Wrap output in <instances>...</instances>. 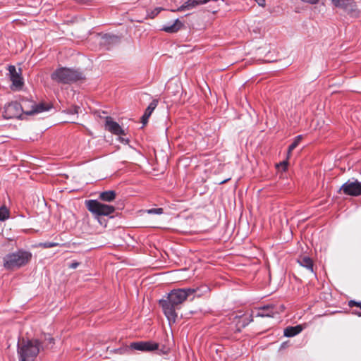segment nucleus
<instances>
[{"label": "nucleus", "instance_id": "f257e3e1", "mask_svg": "<svg viewBox=\"0 0 361 361\" xmlns=\"http://www.w3.org/2000/svg\"><path fill=\"white\" fill-rule=\"evenodd\" d=\"M209 290L207 286H202L197 288L173 289L170 291L165 299L159 300V305L169 322H175L178 316L176 311L180 308V305L184 301L190 296H192L191 300H193L195 297H200L208 293Z\"/></svg>", "mask_w": 361, "mask_h": 361}, {"label": "nucleus", "instance_id": "f03ea898", "mask_svg": "<svg viewBox=\"0 0 361 361\" xmlns=\"http://www.w3.org/2000/svg\"><path fill=\"white\" fill-rule=\"evenodd\" d=\"M41 350H43V347L39 340L23 339L18 344L19 361H33Z\"/></svg>", "mask_w": 361, "mask_h": 361}, {"label": "nucleus", "instance_id": "7ed1b4c3", "mask_svg": "<svg viewBox=\"0 0 361 361\" xmlns=\"http://www.w3.org/2000/svg\"><path fill=\"white\" fill-rule=\"evenodd\" d=\"M32 258V253L23 250H18L9 253L4 257V267L6 269H15L26 265Z\"/></svg>", "mask_w": 361, "mask_h": 361}, {"label": "nucleus", "instance_id": "20e7f679", "mask_svg": "<svg viewBox=\"0 0 361 361\" xmlns=\"http://www.w3.org/2000/svg\"><path fill=\"white\" fill-rule=\"evenodd\" d=\"M82 73L68 68H59L51 74V78L54 80L64 84L76 82L82 79Z\"/></svg>", "mask_w": 361, "mask_h": 361}, {"label": "nucleus", "instance_id": "39448f33", "mask_svg": "<svg viewBox=\"0 0 361 361\" xmlns=\"http://www.w3.org/2000/svg\"><path fill=\"white\" fill-rule=\"evenodd\" d=\"M87 209L95 216H109L114 213L116 208L112 205L102 203L97 200H90L85 202Z\"/></svg>", "mask_w": 361, "mask_h": 361}, {"label": "nucleus", "instance_id": "423d86ee", "mask_svg": "<svg viewBox=\"0 0 361 361\" xmlns=\"http://www.w3.org/2000/svg\"><path fill=\"white\" fill-rule=\"evenodd\" d=\"M340 192L345 195L357 197L361 195V182L356 178H351L346 181L339 189Z\"/></svg>", "mask_w": 361, "mask_h": 361}, {"label": "nucleus", "instance_id": "0eeeda50", "mask_svg": "<svg viewBox=\"0 0 361 361\" xmlns=\"http://www.w3.org/2000/svg\"><path fill=\"white\" fill-rule=\"evenodd\" d=\"M283 305L277 306L274 304L264 305L257 309L255 317H273L276 314H279L283 310Z\"/></svg>", "mask_w": 361, "mask_h": 361}, {"label": "nucleus", "instance_id": "6e6552de", "mask_svg": "<svg viewBox=\"0 0 361 361\" xmlns=\"http://www.w3.org/2000/svg\"><path fill=\"white\" fill-rule=\"evenodd\" d=\"M159 344L151 341L133 342L130 344L129 348L142 352H151L157 350Z\"/></svg>", "mask_w": 361, "mask_h": 361}, {"label": "nucleus", "instance_id": "1a4fd4ad", "mask_svg": "<svg viewBox=\"0 0 361 361\" xmlns=\"http://www.w3.org/2000/svg\"><path fill=\"white\" fill-rule=\"evenodd\" d=\"M8 70L13 86L18 90L21 89L24 84L23 78L21 77V68H19L18 71H17L15 66L10 65Z\"/></svg>", "mask_w": 361, "mask_h": 361}, {"label": "nucleus", "instance_id": "9d476101", "mask_svg": "<svg viewBox=\"0 0 361 361\" xmlns=\"http://www.w3.org/2000/svg\"><path fill=\"white\" fill-rule=\"evenodd\" d=\"M336 7L343 8L345 11L352 15H357V10L353 0H331Z\"/></svg>", "mask_w": 361, "mask_h": 361}, {"label": "nucleus", "instance_id": "9b49d317", "mask_svg": "<svg viewBox=\"0 0 361 361\" xmlns=\"http://www.w3.org/2000/svg\"><path fill=\"white\" fill-rule=\"evenodd\" d=\"M105 129L111 132V133L117 135H121L125 134L124 130L119 126V124L116 121H114L112 118L110 116L106 117Z\"/></svg>", "mask_w": 361, "mask_h": 361}, {"label": "nucleus", "instance_id": "f8f14e48", "mask_svg": "<svg viewBox=\"0 0 361 361\" xmlns=\"http://www.w3.org/2000/svg\"><path fill=\"white\" fill-rule=\"evenodd\" d=\"M209 0H187L183 5L179 6L176 10H172L173 12L176 11H185L187 10H191L197 6L205 4Z\"/></svg>", "mask_w": 361, "mask_h": 361}, {"label": "nucleus", "instance_id": "ddd939ff", "mask_svg": "<svg viewBox=\"0 0 361 361\" xmlns=\"http://www.w3.org/2000/svg\"><path fill=\"white\" fill-rule=\"evenodd\" d=\"M53 105L51 102H42L39 104H35L32 106V109L28 111H23V113H42L51 110Z\"/></svg>", "mask_w": 361, "mask_h": 361}, {"label": "nucleus", "instance_id": "4468645a", "mask_svg": "<svg viewBox=\"0 0 361 361\" xmlns=\"http://www.w3.org/2000/svg\"><path fill=\"white\" fill-rule=\"evenodd\" d=\"M235 319H237L236 331H240L242 329L245 328L246 326H247L250 322L253 321V314H251L248 317H245L243 316H235Z\"/></svg>", "mask_w": 361, "mask_h": 361}, {"label": "nucleus", "instance_id": "2eb2a0df", "mask_svg": "<svg viewBox=\"0 0 361 361\" xmlns=\"http://www.w3.org/2000/svg\"><path fill=\"white\" fill-rule=\"evenodd\" d=\"M183 26V23L178 19H176L173 23L164 25L161 30L168 33H175L180 30Z\"/></svg>", "mask_w": 361, "mask_h": 361}, {"label": "nucleus", "instance_id": "dca6fc26", "mask_svg": "<svg viewBox=\"0 0 361 361\" xmlns=\"http://www.w3.org/2000/svg\"><path fill=\"white\" fill-rule=\"evenodd\" d=\"M304 329V326L301 324L295 326H288L283 331V335L286 337H293L299 334Z\"/></svg>", "mask_w": 361, "mask_h": 361}, {"label": "nucleus", "instance_id": "f3484780", "mask_svg": "<svg viewBox=\"0 0 361 361\" xmlns=\"http://www.w3.org/2000/svg\"><path fill=\"white\" fill-rule=\"evenodd\" d=\"M24 111L19 102L17 101L11 102L5 105V113H18L19 111Z\"/></svg>", "mask_w": 361, "mask_h": 361}, {"label": "nucleus", "instance_id": "a211bd4d", "mask_svg": "<svg viewBox=\"0 0 361 361\" xmlns=\"http://www.w3.org/2000/svg\"><path fill=\"white\" fill-rule=\"evenodd\" d=\"M298 262L302 267H305L307 269L310 270L311 272H313V261L308 256H300L298 259Z\"/></svg>", "mask_w": 361, "mask_h": 361}, {"label": "nucleus", "instance_id": "6ab92c4d", "mask_svg": "<svg viewBox=\"0 0 361 361\" xmlns=\"http://www.w3.org/2000/svg\"><path fill=\"white\" fill-rule=\"evenodd\" d=\"M116 193L114 190H107L100 192L99 199L104 202H112L116 199Z\"/></svg>", "mask_w": 361, "mask_h": 361}, {"label": "nucleus", "instance_id": "aec40b11", "mask_svg": "<svg viewBox=\"0 0 361 361\" xmlns=\"http://www.w3.org/2000/svg\"><path fill=\"white\" fill-rule=\"evenodd\" d=\"M120 41V38L114 35L105 34L102 37V44L104 45H111L114 44H116Z\"/></svg>", "mask_w": 361, "mask_h": 361}, {"label": "nucleus", "instance_id": "412c9836", "mask_svg": "<svg viewBox=\"0 0 361 361\" xmlns=\"http://www.w3.org/2000/svg\"><path fill=\"white\" fill-rule=\"evenodd\" d=\"M43 349L44 348H51L54 344V339L50 335L44 334V341L41 342Z\"/></svg>", "mask_w": 361, "mask_h": 361}, {"label": "nucleus", "instance_id": "4be33fe9", "mask_svg": "<svg viewBox=\"0 0 361 361\" xmlns=\"http://www.w3.org/2000/svg\"><path fill=\"white\" fill-rule=\"evenodd\" d=\"M302 138V136L301 135H298L295 137L294 141L293 143L289 146L288 150V155L289 156L291 153V152L298 147L299 143L300 142Z\"/></svg>", "mask_w": 361, "mask_h": 361}, {"label": "nucleus", "instance_id": "5701e85b", "mask_svg": "<svg viewBox=\"0 0 361 361\" xmlns=\"http://www.w3.org/2000/svg\"><path fill=\"white\" fill-rule=\"evenodd\" d=\"M9 217V211L8 209L3 206L0 207V221H5Z\"/></svg>", "mask_w": 361, "mask_h": 361}, {"label": "nucleus", "instance_id": "b1692460", "mask_svg": "<svg viewBox=\"0 0 361 361\" xmlns=\"http://www.w3.org/2000/svg\"><path fill=\"white\" fill-rule=\"evenodd\" d=\"M159 104V100L154 99L147 107L145 113H152Z\"/></svg>", "mask_w": 361, "mask_h": 361}, {"label": "nucleus", "instance_id": "393cba45", "mask_svg": "<svg viewBox=\"0 0 361 361\" xmlns=\"http://www.w3.org/2000/svg\"><path fill=\"white\" fill-rule=\"evenodd\" d=\"M348 305L350 307H355V306L357 307L361 310V302H356L355 300H350L348 302ZM353 313L356 314V315H357V316H359V317H361V312H357L356 310H353Z\"/></svg>", "mask_w": 361, "mask_h": 361}, {"label": "nucleus", "instance_id": "a878e982", "mask_svg": "<svg viewBox=\"0 0 361 361\" xmlns=\"http://www.w3.org/2000/svg\"><path fill=\"white\" fill-rule=\"evenodd\" d=\"M161 10H163V8L161 7L155 8L150 12L147 13V17L149 18H154L161 12Z\"/></svg>", "mask_w": 361, "mask_h": 361}, {"label": "nucleus", "instance_id": "bb28decb", "mask_svg": "<svg viewBox=\"0 0 361 361\" xmlns=\"http://www.w3.org/2000/svg\"><path fill=\"white\" fill-rule=\"evenodd\" d=\"M146 213L149 214H162L164 213V209L163 208H153V209H147L145 211Z\"/></svg>", "mask_w": 361, "mask_h": 361}, {"label": "nucleus", "instance_id": "cd10ccee", "mask_svg": "<svg viewBox=\"0 0 361 361\" xmlns=\"http://www.w3.org/2000/svg\"><path fill=\"white\" fill-rule=\"evenodd\" d=\"M59 245V243H51V242H45V243H42L39 244V246L43 248H51V247H57Z\"/></svg>", "mask_w": 361, "mask_h": 361}, {"label": "nucleus", "instance_id": "c85d7f7f", "mask_svg": "<svg viewBox=\"0 0 361 361\" xmlns=\"http://www.w3.org/2000/svg\"><path fill=\"white\" fill-rule=\"evenodd\" d=\"M150 116L151 114H143V116L141 118V122L142 123V128H143L147 123Z\"/></svg>", "mask_w": 361, "mask_h": 361}, {"label": "nucleus", "instance_id": "c756f323", "mask_svg": "<svg viewBox=\"0 0 361 361\" xmlns=\"http://www.w3.org/2000/svg\"><path fill=\"white\" fill-rule=\"evenodd\" d=\"M23 114H17L16 116H11L9 114H3V116L5 119H11L14 117L18 118V119H23Z\"/></svg>", "mask_w": 361, "mask_h": 361}, {"label": "nucleus", "instance_id": "7c9ffc66", "mask_svg": "<svg viewBox=\"0 0 361 361\" xmlns=\"http://www.w3.org/2000/svg\"><path fill=\"white\" fill-rule=\"evenodd\" d=\"M82 110L81 109L80 106H74V109L73 111H70L69 113H75V114H78V113H82Z\"/></svg>", "mask_w": 361, "mask_h": 361}, {"label": "nucleus", "instance_id": "2f4dec72", "mask_svg": "<svg viewBox=\"0 0 361 361\" xmlns=\"http://www.w3.org/2000/svg\"><path fill=\"white\" fill-rule=\"evenodd\" d=\"M303 2L308 3L310 4H317L319 0H301Z\"/></svg>", "mask_w": 361, "mask_h": 361}, {"label": "nucleus", "instance_id": "473e14b6", "mask_svg": "<svg viewBox=\"0 0 361 361\" xmlns=\"http://www.w3.org/2000/svg\"><path fill=\"white\" fill-rule=\"evenodd\" d=\"M79 265V263L78 262H73L71 264H70L69 265V268L71 269H76Z\"/></svg>", "mask_w": 361, "mask_h": 361}, {"label": "nucleus", "instance_id": "72a5a7b5", "mask_svg": "<svg viewBox=\"0 0 361 361\" xmlns=\"http://www.w3.org/2000/svg\"><path fill=\"white\" fill-rule=\"evenodd\" d=\"M260 6H264L265 5V0H255Z\"/></svg>", "mask_w": 361, "mask_h": 361}, {"label": "nucleus", "instance_id": "f704fd0d", "mask_svg": "<svg viewBox=\"0 0 361 361\" xmlns=\"http://www.w3.org/2000/svg\"><path fill=\"white\" fill-rule=\"evenodd\" d=\"M281 165L283 166L284 169H285L286 166H287V162L286 161H283L282 163H281Z\"/></svg>", "mask_w": 361, "mask_h": 361}, {"label": "nucleus", "instance_id": "c9c22d12", "mask_svg": "<svg viewBox=\"0 0 361 361\" xmlns=\"http://www.w3.org/2000/svg\"><path fill=\"white\" fill-rule=\"evenodd\" d=\"M92 113H100L99 111H94ZM101 113L105 114L107 113L106 111H102Z\"/></svg>", "mask_w": 361, "mask_h": 361}, {"label": "nucleus", "instance_id": "e433bc0d", "mask_svg": "<svg viewBox=\"0 0 361 361\" xmlns=\"http://www.w3.org/2000/svg\"><path fill=\"white\" fill-rule=\"evenodd\" d=\"M227 180H223V181H221L220 183H221V184L224 183H226Z\"/></svg>", "mask_w": 361, "mask_h": 361}]
</instances>
